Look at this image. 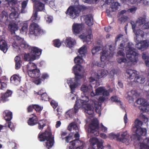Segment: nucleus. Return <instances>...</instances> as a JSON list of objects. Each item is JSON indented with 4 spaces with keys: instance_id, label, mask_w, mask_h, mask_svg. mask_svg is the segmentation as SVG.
Masks as SVG:
<instances>
[{
    "instance_id": "obj_24",
    "label": "nucleus",
    "mask_w": 149,
    "mask_h": 149,
    "mask_svg": "<svg viewBox=\"0 0 149 149\" xmlns=\"http://www.w3.org/2000/svg\"><path fill=\"white\" fill-rule=\"evenodd\" d=\"M64 43L67 47L71 48L75 44L76 42L73 40L71 37H67L65 40Z\"/></svg>"
},
{
    "instance_id": "obj_1",
    "label": "nucleus",
    "mask_w": 149,
    "mask_h": 149,
    "mask_svg": "<svg viewBox=\"0 0 149 149\" xmlns=\"http://www.w3.org/2000/svg\"><path fill=\"white\" fill-rule=\"evenodd\" d=\"M37 7L36 10L33 11V13L31 17L32 21L29 28V33L31 34L34 35L35 36H41L45 33V31L40 27L36 23L38 22L39 18L38 17V12L42 11L44 9V4L39 1L35 4Z\"/></svg>"
},
{
    "instance_id": "obj_19",
    "label": "nucleus",
    "mask_w": 149,
    "mask_h": 149,
    "mask_svg": "<svg viewBox=\"0 0 149 149\" xmlns=\"http://www.w3.org/2000/svg\"><path fill=\"white\" fill-rule=\"evenodd\" d=\"M113 56L112 52L109 54L107 51L104 50L101 53V60L102 62H104L106 59L112 57Z\"/></svg>"
},
{
    "instance_id": "obj_13",
    "label": "nucleus",
    "mask_w": 149,
    "mask_h": 149,
    "mask_svg": "<svg viewBox=\"0 0 149 149\" xmlns=\"http://www.w3.org/2000/svg\"><path fill=\"white\" fill-rule=\"evenodd\" d=\"M70 144L71 149H82L85 146L84 142L77 139L71 141Z\"/></svg>"
},
{
    "instance_id": "obj_60",
    "label": "nucleus",
    "mask_w": 149,
    "mask_h": 149,
    "mask_svg": "<svg viewBox=\"0 0 149 149\" xmlns=\"http://www.w3.org/2000/svg\"><path fill=\"white\" fill-rule=\"evenodd\" d=\"M20 43L17 42V41H14L12 45L13 47L15 48L18 49L19 48V47L20 46Z\"/></svg>"
},
{
    "instance_id": "obj_31",
    "label": "nucleus",
    "mask_w": 149,
    "mask_h": 149,
    "mask_svg": "<svg viewBox=\"0 0 149 149\" xmlns=\"http://www.w3.org/2000/svg\"><path fill=\"white\" fill-rule=\"evenodd\" d=\"M110 100L112 102H115L117 104H119L121 105L122 104V102L120 100L119 98L116 96H111L110 99Z\"/></svg>"
},
{
    "instance_id": "obj_32",
    "label": "nucleus",
    "mask_w": 149,
    "mask_h": 149,
    "mask_svg": "<svg viewBox=\"0 0 149 149\" xmlns=\"http://www.w3.org/2000/svg\"><path fill=\"white\" fill-rule=\"evenodd\" d=\"M91 89L92 86L90 85L87 86L85 85H83L81 88V90L84 92H89Z\"/></svg>"
},
{
    "instance_id": "obj_41",
    "label": "nucleus",
    "mask_w": 149,
    "mask_h": 149,
    "mask_svg": "<svg viewBox=\"0 0 149 149\" xmlns=\"http://www.w3.org/2000/svg\"><path fill=\"white\" fill-rule=\"evenodd\" d=\"M28 25L27 23H23L22 26L20 30L21 32L24 33L26 32L28 30Z\"/></svg>"
},
{
    "instance_id": "obj_26",
    "label": "nucleus",
    "mask_w": 149,
    "mask_h": 149,
    "mask_svg": "<svg viewBox=\"0 0 149 149\" xmlns=\"http://www.w3.org/2000/svg\"><path fill=\"white\" fill-rule=\"evenodd\" d=\"M38 120L37 117L35 116L29 118L27 121L28 124L30 126H33L38 123Z\"/></svg>"
},
{
    "instance_id": "obj_2",
    "label": "nucleus",
    "mask_w": 149,
    "mask_h": 149,
    "mask_svg": "<svg viewBox=\"0 0 149 149\" xmlns=\"http://www.w3.org/2000/svg\"><path fill=\"white\" fill-rule=\"evenodd\" d=\"M86 52V46L84 45L81 47L78 50L79 54L74 59V62L76 64L72 68L73 72L75 75L74 81H77L82 78V76L81 74V70L84 69L83 67L80 65L83 62L82 57L85 56V54Z\"/></svg>"
},
{
    "instance_id": "obj_50",
    "label": "nucleus",
    "mask_w": 149,
    "mask_h": 149,
    "mask_svg": "<svg viewBox=\"0 0 149 149\" xmlns=\"http://www.w3.org/2000/svg\"><path fill=\"white\" fill-rule=\"evenodd\" d=\"M41 100L45 101H47L49 100V96L46 93L42 95L41 96Z\"/></svg>"
},
{
    "instance_id": "obj_36",
    "label": "nucleus",
    "mask_w": 149,
    "mask_h": 149,
    "mask_svg": "<svg viewBox=\"0 0 149 149\" xmlns=\"http://www.w3.org/2000/svg\"><path fill=\"white\" fill-rule=\"evenodd\" d=\"M120 6V4L118 2L113 3L112 5L110 7V9H111L112 11H116L118 9L119 6Z\"/></svg>"
},
{
    "instance_id": "obj_12",
    "label": "nucleus",
    "mask_w": 149,
    "mask_h": 149,
    "mask_svg": "<svg viewBox=\"0 0 149 149\" xmlns=\"http://www.w3.org/2000/svg\"><path fill=\"white\" fill-rule=\"evenodd\" d=\"M78 11L75 6H70L65 12V14L72 19L77 18L79 16Z\"/></svg>"
},
{
    "instance_id": "obj_42",
    "label": "nucleus",
    "mask_w": 149,
    "mask_h": 149,
    "mask_svg": "<svg viewBox=\"0 0 149 149\" xmlns=\"http://www.w3.org/2000/svg\"><path fill=\"white\" fill-rule=\"evenodd\" d=\"M28 3V0L24 1L22 3V8L21 12L22 13H25V9L26 8Z\"/></svg>"
},
{
    "instance_id": "obj_23",
    "label": "nucleus",
    "mask_w": 149,
    "mask_h": 149,
    "mask_svg": "<svg viewBox=\"0 0 149 149\" xmlns=\"http://www.w3.org/2000/svg\"><path fill=\"white\" fill-rule=\"evenodd\" d=\"M136 102L138 104L141 105V106L139 107V108L141 111H145L144 105H146V101L144 99H139L136 100Z\"/></svg>"
},
{
    "instance_id": "obj_6",
    "label": "nucleus",
    "mask_w": 149,
    "mask_h": 149,
    "mask_svg": "<svg viewBox=\"0 0 149 149\" xmlns=\"http://www.w3.org/2000/svg\"><path fill=\"white\" fill-rule=\"evenodd\" d=\"M127 74L129 75L128 78L130 79L134 78V81L139 84H143L145 81V79L143 77L137 76V71L131 69H128L126 71Z\"/></svg>"
},
{
    "instance_id": "obj_63",
    "label": "nucleus",
    "mask_w": 149,
    "mask_h": 149,
    "mask_svg": "<svg viewBox=\"0 0 149 149\" xmlns=\"http://www.w3.org/2000/svg\"><path fill=\"white\" fill-rule=\"evenodd\" d=\"M34 109V105H31L29 106L27 109V112L30 113L32 112Z\"/></svg>"
},
{
    "instance_id": "obj_57",
    "label": "nucleus",
    "mask_w": 149,
    "mask_h": 149,
    "mask_svg": "<svg viewBox=\"0 0 149 149\" xmlns=\"http://www.w3.org/2000/svg\"><path fill=\"white\" fill-rule=\"evenodd\" d=\"M146 22V19L145 18L140 17L137 21V22L139 23L140 25L143 24L145 23Z\"/></svg>"
},
{
    "instance_id": "obj_48",
    "label": "nucleus",
    "mask_w": 149,
    "mask_h": 149,
    "mask_svg": "<svg viewBox=\"0 0 149 149\" xmlns=\"http://www.w3.org/2000/svg\"><path fill=\"white\" fill-rule=\"evenodd\" d=\"M141 56L144 61L149 59V54L147 52H143L141 54Z\"/></svg>"
},
{
    "instance_id": "obj_10",
    "label": "nucleus",
    "mask_w": 149,
    "mask_h": 149,
    "mask_svg": "<svg viewBox=\"0 0 149 149\" xmlns=\"http://www.w3.org/2000/svg\"><path fill=\"white\" fill-rule=\"evenodd\" d=\"M99 123L97 120H93L89 125L88 132L91 133L92 135L98 136L99 135Z\"/></svg>"
},
{
    "instance_id": "obj_39",
    "label": "nucleus",
    "mask_w": 149,
    "mask_h": 149,
    "mask_svg": "<svg viewBox=\"0 0 149 149\" xmlns=\"http://www.w3.org/2000/svg\"><path fill=\"white\" fill-rule=\"evenodd\" d=\"M53 42V45L55 47L59 48L61 45V42L60 41V40L58 39L54 40Z\"/></svg>"
},
{
    "instance_id": "obj_40",
    "label": "nucleus",
    "mask_w": 149,
    "mask_h": 149,
    "mask_svg": "<svg viewBox=\"0 0 149 149\" xmlns=\"http://www.w3.org/2000/svg\"><path fill=\"white\" fill-rule=\"evenodd\" d=\"M142 49H147L149 46V42L148 40H144L141 42Z\"/></svg>"
},
{
    "instance_id": "obj_45",
    "label": "nucleus",
    "mask_w": 149,
    "mask_h": 149,
    "mask_svg": "<svg viewBox=\"0 0 149 149\" xmlns=\"http://www.w3.org/2000/svg\"><path fill=\"white\" fill-rule=\"evenodd\" d=\"M80 104L79 103H78L77 101L76 102V103L74 106V109H73L74 113L76 114L78 111L79 108L80 107Z\"/></svg>"
},
{
    "instance_id": "obj_49",
    "label": "nucleus",
    "mask_w": 149,
    "mask_h": 149,
    "mask_svg": "<svg viewBox=\"0 0 149 149\" xmlns=\"http://www.w3.org/2000/svg\"><path fill=\"white\" fill-rule=\"evenodd\" d=\"M38 129L41 130H42L43 127L46 125L45 123L44 122L43 123L42 120H40L38 122Z\"/></svg>"
},
{
    "instance_id": "obj_4",
    "label": "nucleus",
    "mask_w": 149,
    "mask_h": 149,
    "mask_svg": "<svg viewBox=\"0 0 149 149\" xmlns=\"http://www.w3.org/2000/svg\"><path fill=\"white\" fill-rule=\"evenodd\" d=\"M9 17L11 19L8 24V28L11 34H15V31L18 29V23L19 22L18 15L16 12H12L10 15Z\"/></svg>"
},
{
    "instance_id": "obj_47",
    "label": "nucleus",
    "mask_w": 149,
    "mask_h": 149,
    "mask_svg": "<svg viewBox=\"0 0 149 149\" xmlns=\"http://www.w3.org/2000/svg\"><path fill=\"white\" fill-rule=\"evenodd\" d=\"M128 19V17L127 16L123 15L120 18L118 19V21L120 22L121 24L125 22Z\"/></svg>"
},
{
    "instance_id": "obj_22",
    "label": "nucleus",
    "mask_w": 149,
    "mask_h": 149,
    "mask_svg": "<svg viewBox=\"0 0 149 149\" xmlns=\"http://www.w3.org/2000/svg\"><path fill=\"white\" fill-rule=\"evenodd\" d=\"M108 73V71L107 70L104 69H102L98 70L97 72L96 73V78L97 79H100L102 77H104L106 76Z\"/></svg>"
},
{
    "instance_id": "obj_44",
    "label": "nucleus",
    "mask_w": 149,
    "mask_h": 149,
    "mask_svg": "<svg viewBox=\"0 0 149 149\" xmlns=\"http://www.w3.org/2000/svg\"><path fill=\"white\" fill-rule=\"evenodd\" d=\"M78 129L77 125L73 123H70L68 127V129L70 131H71L72 129L76 130Z\"/></svg>"
},
{
    "instance_id": "obj_55",
    "label": "nucleus",
    "mask_w": 149,
    "mask_h": 149,
    "mask_svg": "<svg viewBox=\"0 0 149 149\" xmlns=\"http://www.w3.org/2000/svg\"><path fill=\"white\" fill-rule=\"evenodd\" d=\"M83 38L84 40V41L86 42L90 41L91 40V35L89 34L84 36L83 37Z\"/></svg>"
},
{
    "instance_id": "obj_14",
    "label": "nucleus",
    "mask_w": 149,
    "mask_h": 149,
    "mask_svg": "<svg viewBox=\"0 0 149 149\" xmlns=\"http://www.w3.org/2000/svg\"><path fill=\"white\" fill-rule=\"evenodd\" d=\"M82 25L77 23H74L72 26V31L73 33L77 35L79 34L83 30Z\"/></svg>"
},
{
    "instance_id": "obj_34",
    "label": "nucleus",
    "mask_w": 149,
    "mask_h": 149,
    "mask_svg": "<svg viewBox=\"0 0 149 149\" xmlns=\"http://www.w3.org/2000/svg\"><path fill=\"white\" fill-rule=\"evenodd\" d=\"M134 123V125L132 127L133 129H134L137 128L141 127L143 124L142 121H141L138 119L135 120Z\"/></svg>"
},
{
    "instance_id": "obj_56",
    "label": "nucleus",
    "mask_w": 149,
    "mask_h": 149,
    "mask_svg": "<svg viewBox=\"0 0 149 149\" xmlns=\"http://www.w3.org/2000/svg\"><path fill=\"white\" fill-rule=\"evenodd\" d=\"M137 9V7H133L128 9L127 12L132 13H134L136 12Z\"/></svg>"
},
{
    "instance_id": "obj_7",
    "label": "nucleus",
    "mask_w": 149,
    "mask_h": 149,
    "mask_svg": "<svg viewBox=\"0 0 149 149\" xmlns=\"http://www.w3.org/2000/svg\"><path fill=\"white\" fill-rule=\"evenodd\" d=\"M126 56L128 59L133 63H136L138 61V53L134 51L131 47H126Z\"/></svg>"
},
{
    "instance_id": "obj_21",
    "label": "nucleus",
    "mask_w": 149,
    "mask_h": 149,
    "mask_svg": "<svg viewBox=\"0 0 149 149\" xmlns=\"http://www.w3.org/2000/svg\"><path fill=\"white\" fill-rule=\"evenodd\" d=\"M11 82L15 85L19 84L21 81V77L17 74H14L10 78Z\"/></svg>"
},
{
    "instance_id": "obj_15",
    "label": "nucleus",
    "mask_w": 149,
    "mask_h": 149,
    "mask_svg": "<svg viewBox=\"0 0 149 149\" xmlns=\"http://www.w3.org/2000/svg\"><path fill=\"white\" fill-rule=\"evenodd\" d=\"M30 52L32 56H34L35 60L36 57L40 56L41 54L42 50L38 47H31L30 49Z\"/></svg>"
},
{
    "instance_id": "obj_64",
    "label": "nucleus",
    "mask_w": 149,
    "mask_h": 149,
    "mask_svg": "<svg viewBox=\"0 0 149 149\" xmlns=\"http://www.w3.org/2000/svg\"><path fill=\"white\" fill-rule=\"evenodd\" d=\"M117 61L118 63H121L122 62L126 63L127 61V60L125 58H120L118 59Z\"/></svg>"
},
{
    "instance_id": "obj_58",
    "label": "nucleus",
    "mask_w": 149,
    "mask_h": 149,
    "mask_svg": "<svg viewBox=\"0 0 149 149\" xmlns=\"http://www.w3.org/2000/svg\"><path fill=\"white\" fill-rule=\"evenodd\" d=\"M14 39H15V41L19 43L21 42L24 40L22 38L17 36H15L14 37Z\"/></svg>"
},
{
    "instance_id": "obj_43",
    "label": "nucleus",
    "mask_w": 149,
    "mask_h": 149,
    "mask_svg": "<svg viewBox=\"0 0 149 149\" xmlns=\"http://www.w3.org/2000/svg\"><path fill=\"white\" fill-rule=\"evenodd\" d=\"M101 50V47L100 46H95L91 50V52L93 55L95 54L96 53L98 52Z\"/></svg>"
},
{
    "instance_id": "obj_20",
    "label": "nucleus",
    "mask_w": 149,
    "mask_h": 149,
    "mask_svg": "<svg viewBox=\"0 0 149 149\" xmlns=\"http://www.w3.org/2000/svg\"><path fill=\"white\" fill-rule=\"evenodd\" d=\"M0 21L5 24L8 22V15L7 13L5 11H3L0 15Z\"/></svg>"
},
{
    "instance_id": "obj_8",
    "label": "nucleus",
    "mask_w": 149,
    "mask_h": 149,
    "mask_svg": "<svg viewBox=\"0 0 149 149\" xmlns=\"http://www.w3.org/2000/svg\"><path fill=\"white\" fill-rule=\"evenodd\" d=\"M3 116L7 122L5 124V126L6 127H8L12 131H14V126L13 123L10 121L12 118V113L9 110H5L3 112Z\"/></svg>"
},
{
    "instance_id": "obj_17",
    "label": "nucleus",
    "mask_w": 149,
    "mask_h": 149,
    "mask_svg": "<svg viewBox=\"0 0 149 149\" xmlns=\"http://www.w3.org/2000/svg\"><path fill=\"white\" fill-rule=\"evenodd\" d=\"M28 73L29 77L35 78L39 77L40 75V70L37 68L32 71H28Z\"/></svg>"
},
{
    "instance_id": "obj_33",
    "label": "nucleus",
    "mask_w": 149,
    "mask_h": 149,
    "mask_svg": "<svg viewBox=\"0 0 149 149\" xmlns=\"http://www.w3.org/2000/svg\"><path fill=\"white\" fill-rule=\"evenodd\" d=\"M27 72L28 71H32L37 68L36 65L33 63L29 62L27 65Z\"/></svg>"
},
{
    "instance_id": "obj_29",
    "label": "nucleus",
    "mask_w": 149,
    "mask_h": 149,
    "mask_svg": "<svg viewBox=\"0 0 149 149\" xmlns=\"http://www.w3.org/2000/svg\"><path fill=\"white\" fill-rule=\"evenodd\" d=\"M89 81L90 82V84L92 87V85H94V87H96L100 85V82L98 80L95 79L93 77H91L89 79Z\"/></svg>"
},
{
    "instance_id": "obj_16",
    "label": "nucleus",
    "mask_w": 149,
    "mask_h": 149,
    "mask_svg": "<svg viewBox=\"0 0 149 149\" xmlns=\"http://www.w3.org/2000/svg\"><path fill=\"white\" fill-rule=\"evenodd\" d=\"M67 133L66 132H62L61 134V138L62 140H65V142L67 143L70 142L72 141H70L73 139V134H69L67 136Z\"/></svg>"
},
{
    "instance_id": "obj_53",
    "label": "nucleus",
    "mask_w": 149,
    "mask_h": 149,
    "mask_svg": "<svg viewBox=\"0 0 149 149\" xmlns=\"http://www.w3.org/2000/svg\"><path fill=\"white\" fill-rule=\"evenodd\" d=\"M45 18L47 23H50L52 22V17L47 15L45 16Z\"/></svg>"
},
{
    "instance_id": "obj_5",
    "label": "nucleus",
    "mask_w": 149,
    "mask_h": 149,
    "mask_svg": "<svg viewBox=\"0 0 149 149\" xmlns=\"http://www.w3.org/2000/svg\"><path fill=\"white\" fill-rule=\"evenodd\" d=\"M89 101V104L87 106L88 110L86 113L89 115H91L93 113V110L94 109H95L96 112L98 113H100L101 112L100 109L101 107L99 102L95 100L90 99Z\"/></svg>"
},
{
    "instance_id": "obj_35",
    "label": "nucleus",
    "mask_w": 149,
    "mask_h": 149,
    "mask_svg": "<svg viewBox=\"0 0 149 149\" xmlns=\"http://www.w3.org/2000/svg\"><path fill=\"white\" fill-rule=\"evenodd\" d=\"M20 46L21 48L24 49H28L29 50H30L31 47L24 40L21 42L20 43Z\"/></svg>"
},
{
    "instance_id": "obj_38",
    "label": "nucleus",
    "mask_w": 149,
    "mask_h": 149,
    "mask_svg": "<svg viewBox=\"0 0 149 149\" xmlns=\"http://www.w3.org/2000/svg\"><path fill=\"white\" fill-rule=\"evenodd\" d=\"M76 7L78 12L79 15L81 11H83L88 9L87 7L84 5H79Z\"/></svg>"
},
{
    "instance_id": "obj_25",
    "label": "nucleus",
    "mask_w": 149,
    "mask_h": 149,
    "mask_svg": "<svg viewBox=\"0 0 149 149\" xmlns=\"http://www.w3.org/2000/svg\"><path fill=\"white\" fill-rule=\"evenodd\" d=\"M135 133L137 136H145L146 134L147 131L145 128H142L141 127L136 128Z\"/></svg>"
},
{
    "instance_id": "obj_3",
    "label": "nucleus",
    "mask_w": 149,
    "mask_h": 149,
    "mask_svg": "<svg viewBox=\"0 0 149 149\" xmlns=\"http://www.w3.org/2000/svg\"><path fill=\"white\" fill-rule=\"evenodd\" d=\"M38 138L40 142L46 141L44 145L47 149H50L54 145V138L52 136V133L50 131L46 130L43 132L40 133Z\"/></svg>"
},
{
    "instance_id": "obj_52",
    "label": "nucleus",
    "mask_w": 149,
    "mask_h": 149,
    "mask_svg": "<svg viewBox=\"0 0 149 149\" xmlns=\"http://www.w3.org/2000/svg\"><path fill=\"white\" fill-rule=\"evenodd\" d=\"M34 109L37 112H39L41 111L42 109V107L37 104L34 105Z\"/></svg>"
},
{
    "instance_id": "obj_30",
    "label": "nucleus",
    "mask_w": 149,
    "mask_h": 149,
    "mask_svg": "<svg viewBox=\"0 0 149 149\" xmlns=\"http://www.w3.org/2000/svg\"><path fill=\"white\" fill-rule=\"evenodd\" d=\"M24 60L26 61H31L35 60V58L34 56H32L30 55L29 53L25 54L24 56Z\"/></svg>"
},
{
    "instance_id": "obj_54",
    "label": "nucleus",
    "mask_w": 149,
    "mask_h": 149,
    "mask_svg": "<svg viewBox=\"0 0 149 149\" xmlns=\"http://www.w3.org/2000/svg\"><path fill=\"white\" fill-rule=\"evenodd\" d=\"M50 104L54 109L56 108L58 105V103L54 100H52L50 102Z\"/></svg>"
},
{
    "instance_id": "obj_59",
    "label": "nucleus",
    "mask_w": 149,
    "mask_h": 149,
    "mask_svg": "<svg viewBox=\"0 0 149 149\" xmlns=\"http://www.w3.org/2000/svg\"><path fill=\"white\" fill-rule=\"evenodd\" d=\"M74 113L73 109H70L66 112V114L68 115L69 117L71 118L73 114Z\"/></svg>"
},
{
    "instance_id": "obj_11",
    "label": "nucleus",
    "mask_w": 149,
    "mask_h": 149,
    "mask_svg": "<svg viewBox=\"0 0 149 149\" xmlns=\"http://www.w3.org/2000/svg\"><path fill=\"white\" fill-rule=\"evenodd\" d=\"M90 149H103L104 147L103 146V142L100 141L96 138L93 137L90 139Z\"/></svg>"
},
{
    "instance_id": "obj_51",
    "label": "nucleus",
    "mask_w": 149,
    "mask_h": 149,
    "mask_svg": "<svg viewBox=\"0 0 149 149\" xmlns=\"http://www.w3.org/2000/svg\"><path fill=\"white\" fill-rule=\"evenodd\" d=\"M69 86L71 89V93L72 94L75 92V88L77 86V85L76 84H74L70 85Z\"/></svg>"
},
{
    "instance_id": "obj_27",
    "label": "nucleus",
    "mask_w": 149,
    "mask_h": 149,
    "mask_svg": "<svg viewBox=\"0 0 149 149\" xmlns=\"http://www.w3.org/2000/svg\"><path fill=\"white\" fill-rule=\"evenodd\" d=\"M8 45L5 41L3 40H0V49L4 53L6 52L8 50Z\"/></svg>"
},
{
    "instance_id": "obj_37",
    "label": "nucleus",
    "mask_w": 149,
    "mask_h": 149,
    "mask_svg": "<svg viewBox=\"0 0 149 149\" xmlns=\"http://www.w3.org/2000/svg\"><path fill=\"white\" fill-rule=\"evenodd\" d=\"M137 37L138 36H140L142 38H143L144 36V32L140 29L136 30L134 32Z\"/></svg>"
},
{
    "instance_id": "obj_9",
    "label": "nucleus",
    "mask_w": 149,
    "mask_h": 149,
    "mask_svg": "<svg viewBox=\"0 0 149 149\" xmlns=\"http://www.w3.org/2000/svg\"><path fill=\"white\" fill-rule=\"evenodd\" d=\"M120 135L119 134H116L112 133L109 134V138L111 139H116L117 140L123 143L129 140L130 135L127 131L123 132L121 135V136L119 137Z\"/></svg>"
},
{
    "instance_id": "obj_62",
    "label": "nucleus",
    "mask_w": 149,
    "mask_h": 149,
    "mask_svg": "<svg viewBox=\"0 0 149 149\" xmlns=\"http://www.w3.org/2000/svg\"><path fill=\"white\" fill-rule=\"evenodd\" d=\"M140 117L141 118L142 120L145 123H146L148 121V118H147L145 115L141 114L140 116Z\"/></svg>"
},
{
    "instance_id": "obj_46",
    "label": "nucleus",
    "mask_w": 149,
    "mask_h": 149,
    "mask_svg": "<svg viewBox=\"0 0 149 149\" xmlns=\"http://www.w3.org/2000/svg\"><path fill=\"white\" fill-rule=\"evenodd\" d=\"M104 87H100L96 89V94L97 95H98L102 93L104 91Z\"/></svg>"
},
{
    "instance_id": "obj_61",
    "label": "nucleus",
    "mask_w": 149,
    "mask_h": 149,
    "mask_svg": "<svg viewBox=\"0 0 149 149\" xmlns=\"http://www.w3.org/2000/svg\"><path fill=\"white\" fill-rule=\"evenodd\" d=\"M114 44H111L109 46V49L110 51H107L109 54L112 52L113 54H114L113 51L115 49V47L114 46Z\"/></svg>"
},
{
    "instance_id": "obj_28",
    "label": "nucleus",
    "mask_w": 149,
    "mask_h": 149,
    "mask_svg": "<svg viewBox=\"0 0 149 149\" xmlns=\"http://www.w3.org/2000/svg\"><path fill=\"white\" fill-rule=\"evenodd\" d=\"M86 24L89 26H91L93 24V16L92 14L86 15Z\"/></svg>"
},
{
    "instance_id": "obj_18",
    "label": "nucleus",
    "mask_w": 149,
    "mask_h": 149,
    "mask_svg": "<svg viewBox=\"0 0 149 149\" xmlns=\"http://www.w3.org/2000/svg\"><path fill=\"white\" fill-rule=\"evenodd\" d=\"M12 93L11 91L8 90L5 93H1L0 95V100L3 102L8 101V98L11 96Z\"/></svg>"
}]
</instances>
